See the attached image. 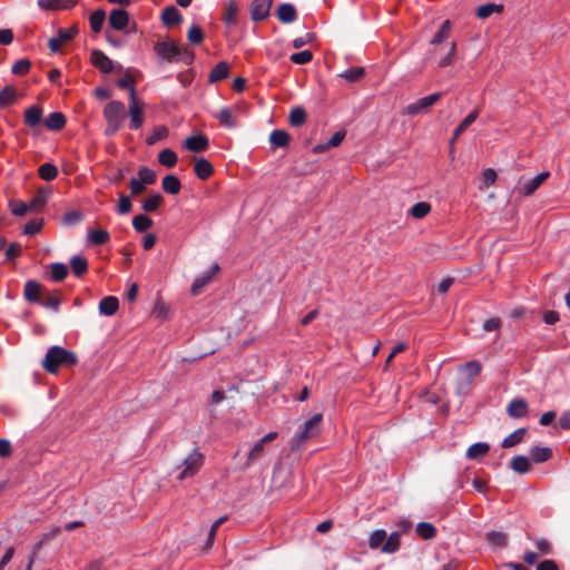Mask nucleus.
I'll return each instance as SVG.
<instances>
[{
	"mask_svg": "<svg viewBox=\"0 0 570 570\" xmlns=\"http://www.w3.org/2000/svg\"><path fill=\"white\" fill-rule=\"evenodd\" d=\"M194 171L199 179L206 180L213 175L214 167L207 159L197 158L195 159Z\"/></svg>",
	"mask_w": 570,
	"mask_h": 570,
	"instance_id": "a211bd4d",
	"label": "nucleus"
},
{
	"mask_svg": "<svg viewBox=\"0 0 570 570\" xmlns=\"http://www.w3.org/2000/svg\"><path fill=\"white\" fill-rule=\"evenodd\" d=\"M68 275V268L62 263H55L51 265V277L56 282H62Z\"/></svg>",
	"mask_w": 570,
	"mask_h": 570,
	"instance_id": "864d4df0",
	"label": "nucleus"
},
{
	"mask_svg": "<svg viewBox=\"0 0 570 570\" xmlns=\"http://www.w3.org/2000/svg\"><path fill=\"white\" fill-rule=\"evenodd\" d=\"M131 200L128 196L121 195L118 199V213L121 215L128 214L131 210Z\"/></svg>",
	"mask_w": 570,
	"mask_h": 570,
	"instance_id": "338daca9",
	"label": "nucleus"
},
{
	"mask_svg": "<svg viewBox=\"0 0 570 570\" xmlns=\"http://www.w3.org/2000/svg\"><path fill=\"white\" fill-rule=\"evenodd\" d=\"M42 305L47 308L57 311L60 305V296L58 294L49 295L42 301Z\"/></svg>",
	"mask_w": 570,
	"mask_h": 570,
	"instance_id": "774afa93",
	"label": "nucleus"
},
{
	"mask_svg": "<svg viewBox=\"0 0 570 570\" xmlns=\"http://www.w3.org/2000/svg\"><path fill=\"white\" fill-rule=\"evenodd\" d=\"M90 62L104 73H110L114 69L112 60L99 49L91 51Z\"/></svg>",
	"mask_w": 570,
	"mask_h": 570,
	"instance_id": "9d476101",
	"label": "nucleus"
},
{
	"mask_svg": "<svg viewBox=\"0 0 570 570\" xmlns=\"http://www.w3.org/2000/svg\"><path fill=\"white\" fill-rule=\"evenodd\" d=\"M208 146V138L203 134L187 137L184 141V147L193 153L205 151Z\"/></svg>",
	"mask_w": 570,
	"mask_h": 570,
	"instance_id": "f8f14e48",
	"label": "nucleus"
},
{
	"mask_svg": "<svg viewBox=\"0 0 570 570\" xmlns=\"http://www.w3.org/2000/svg\"><path fill=\"white\" fill-rule=\"evenodd\" d=\"M41 294V285L36 281L24 284L23 296L28 302H38Z\"/></svg>",
	"mask_w": 570,
	"mask_h": 570,
	"instance_id": "c85d7f7f",
	"label": "nucleus"
},
{
	"mask_svg": "<svg viewBox=\"0 0 570 570\" xmlns=\"http://www.w3.org/2000/svg\"><path fill=\"white\" fill-rule=\"evenodd\" d=\"M510 466L517 473H527L531 470L530 460L524 455L514 456L511 460Z\"/></svg>",
	"mask_w": 570,
	"mask_h": 570,
	"instance_id": "2f4dec72",
	"label": "nucleus"
},
{
	"mask_svg": "<svg viewBox=\"0 0 570 570\" xmlns=\"http://www.w3.org/2000/svg\"><path fill=\"white\" fill-rule=\"evenodd\" d=\"M119 308V301L116 296H106L99 302V312L106 316H112Z\"/></svg>",
	"mask_w": 570,
	"mask_h": 570,
	"instance_id": "5701e85b",
	"label": "nucleus"
},
{
	"mask_svg": "<svg viewBox=\"0 0 570 570\" xmlns=\"http://www.w3.org/2000/svg\"><path fill=\"white\" fill-rule=\"evenodd\" d=\"M76 3L77 0H38V6L43 10H66Z\"/></svg>",
	"mask_w": 570,
	"mask_h": 570,
	"instance_id": "f3484780",
	"label": "nucleus"
},
{
	"mask_svg": "<svg viewBox=\"0 0 570 570\" xmlns=\"http://www.w3.org/2000/svg\"><path fill=\"white\" fill-rule=\"evenodd\" d=\"M104 117L107 121L106 136H114L122 126L125 106L121 101L111 100L104 108Z\"/></svg>",
	"mask_w": 570,
	"mask_h": 570,
	"instance_id": "f03ea898",
	"label": "nucleus"
},
{
	"mask_svg": "<svg viewBox=\"0 0 570 570\" xmlns=\"http://www.w3.org/2000/svg\"><path fill=\"white\" fill-rule=\"evenodd\" d=\"M66 125V117L61 112H52L45 119V126L49 130H61Z\"/></svg>",
	"mask_w": 570,
	"mask_h": 570,
	"instance_id": "a878e982",
	"label": "nucleus"
},
{
	"mask_svg": "<svg viewBox=\"0 0 570 570\" xmlns=\"http://www.w3.org/2000/svg\"><path fill=\"white\" fill-rule=\"evenodd\" d=\"M364 76V69L361 67L350 68L341 73V77L346 79L347 81L354 82L360 80Z\"/></svg>",
	"mask_w": 570,
	"mask_h": 570,
	"instance_id": "13d9d810",
	"label": "nucleus"
},
{
	"mask_svg": "<svg viewBox=\"0 0 570 570\" xmlns=\"http://www.w3.org/2000/svg\"><path fill=\"white\" fill-rule=\"evenodd\" d=\"M10 208H11L12 214L16 215V216H23L29 210H31L29 205L23 203V202H21V200L12 202L10 204Z\"/></svg>",
	"mask_w": 570,
	"mask_h": 570,
	"instance_id": "0e129e2a",
	"label": "nucleus"
},
{
	"mask_svg": "<svg viewBox=\"0 0 570 570\" xmlns=\"http://www.w3.org/2000/svg\"><path fill=\"white\" fill-rule=\"evenodd\" d=\"M106 19V13L104 10H96L90 14L89 23L90 28L95 33L101 31L104 22Z\"/></svg>",
	"mask_w": 570,
	"mask_h": 570,
	"instance_id": "79ce46f5",
	"label": "nucleus"
},
{
	"mask_svg": "<svg viewBox=\"0 0 570 570\" xmlns=\"http://www.w3.org/2000/svg\"><path fill=\"white\" fill-rule=\"evenodd\" d=\"M42 226V219H31L24 225L23 233L26 235H36L41 230Z\"/></svg>",
	"mask_w": 570,
	"mask_h": 570,
	"instance_id": "680f3d73",
	"label": "nucleus"
},
{
	"mask_svg": "<svg viewBox=\"0 0 570 570\" xmlns=\"http://www.w3.org/2000/svg\"><path fill=\"white\" fill-rule=\"evenodd\" d=\"M289 59L292 62H294L296 65H305V63H308L309 61H312L313 53L309 50H303V51L293 53Z\"/></svg>",
	"mask_w": 570,
	"mask_h": 570,
	"instance_id": "4d7b16f0",
	"label": "nucleus"
},
{
	"mask_svg": "<svg viewBox=\"0 0 570 570\" xmlns=\"http://www.w3.org/2000/svg\"><path fill=\"white\" fill-rule=\"evenodd\" d=\"M156 53L166 61H176L181 53L180 46L174 42L163 41L155 45Z\"/></svg>",
	"mask_w": 570,
	"mask_h": 570,
	"instance_id": "1a4fd4ad",
	"label": "nucleus"
},
{
	"mask_svg": "<svg viewBox=\"0 0 570 570\" xmlns=\"http://www.w3.org/2000/svg\"><path fill=\"white\" fill-rule=\"evenodd\" d=\"M138 178L141 180L144 185H153L156 181V173L148 168V167H141L138 170Z\"/></svg>",
	"mask_w": 570,
	"mask_h": 570,
	"instance_id": "5fc2aeb1",
	"label": "nucleus"
},
{
	"mask_svg": "<svg viewBox=\"0 0 570 570\" xmlns=\"http://www.w3.org/2000/svg\"><path fill=\"white\" fill-rule=\"evenodd\" d=\"M239 9L237 3L234 0H230L225 9L224 21L228 26H234L237 23V16Z\"/></svg>",
	"mask_w": 570,
	"mask_h": 570,
	"instance_id": "ea45409f",
	"label": "nucleus"
},
{
	"mask_svg": "<svg viewBox=\"0 0 570 570\" xmlns=\"http://www.w3.org/2000/svg\"><path fill=\"white\" fill-rule=\"evenodd\" d=\"M525 434H527V430L524 428L515 430L514 432H512L510 435H508L503 440L502 446L503 448H512V446L519 444L523 440Z\"/></svg>",
	"mask_w": 570,
	"mask_h": 570,
	"instance_id": "a18cd8bd",
	"label": "nucleus"
},
{
	"mask_svg": "<svg viewBox=\"0 0 570 570\" xmlns=\"http://www.w3.org/2000/svg\"><path fill=\"white\" fill-rule=\"evenodd\" d=\"M38 175L41 179L51 181L57 178L58 168L53 164L46 163L38 168Z\"/></svg>",
	"mask_w": 570,
	"mask_h": 570,
	"instance_id": "e433bc0d",
	"label": "nucleus"
},
{
	"mask_svg": "<svg viewBox=\"0 0 570 570\" xmlns=\"http://www.w3.org/2000/svg\"><path fill=\"white\" fill-rule=\"evenodd\" d=\"M204 460L205 458L198 449L191 451L184 460L181 464V471L178 474L177 479L179 481H184L186 479L195 476L204 465Z\"/></svg>",
	"mask_w": 570,
	"mask_h": 570,
	"instance_id": "20e7f679",
	"label": "nucleus"
},
{
	"mask_svg": "<svg viewBox=\"0 0 570 570\" xmlns=\"http://www.w3.org/2000/svg\"><path fill=\"white\" fill-rule=\"evenodd\" d=\"M161 187L165 193L169 195H177L181 189V184L178 177L174 175H167L163 178Z\"/></svg>",
	"mask_w": 570,
	"mask_h": 570,
	"instance_id": "bb28decb",
	"label": "nucleus"
},
{
	"mask_svg": "<svg viewBox=\"0 0 570 570\" xmlns=\"http://www.w3.org/2000/svg\"><path fill=\"white\" fill-rule=\"evenodd\" d=\"M87 239L91 245H104L110 239V235L106 229H89Z\"/></svg>",
	"mask_w": 570,
	"mask_h": 570,
	"instance_id": "cd10ccee",
	"label": "nucleus"
},
{
	"mask_svg": "<svg viewBox=\"0 0 570 570\" xmlns=\"http://www.w3.org/2000/svg\"><path fill=\"white\" fill-rule=\"evenodd\" d=\"M128 13L125 10L116 9L110 12L109 23L116 30H122L128 24Z\"/></svg>",
	"mask_w": 570,
	"mask_h": 570,
	"instance_id": "4be33fe9",
	"label": "nucleus"
},
{
	"mask_svg": "<svg viewBox=\"0 0 570 570\" xmlns=\"http://www.w3.org/2000/svg\"><path fill=\"white\" fill-rule=\"evenodd\" d=\"M151 225L153 220L147 215L140 214L135 216L132 219V226L139 233L146 232L148 228L151 227Z\"/></svg>",
	"mask_w": 570,
	"mask_h": 570,
	"instance_id": "8fccbe9b",
	"label": "nucleus"
},
{
	"mask_svg": "<svg viewBox=\"0 0 570 570\" xmlns=\"http://www.w3.org/2000/svg\"><path fill=\"white\" fill-rule=\"evenodd\" d=\"M273 0H254L250 6V17L254 21L265 20L272 7Z\"/></svg>",
	"mask_w": 570,
	"mask_h": 570,
	"instance_id": "9b49d317",
	"label": "nucleus"
},
{
	"mask_svg": "<svg viewBox=\"0 0 570 570\" xmlns=\"http://www.w3.org/2000/svg\"><path fill=\"white\" fill-rule=\"evenodd\" d=\"M482 364L479 361H470L461 365L460 371L464 375L468 384H472L473 380L481 373Z\"/></svg>",
	"mask_w": 570,
	"mask_h": 570,
	"instance_id": "412c9836",
	"label": "nucleus"
},
{
	"mask_svg": "<svg viewBox=\"0 0 570 570\" xmlns=\"http://www.w3.org/2000/svg\"><path fill=\"white\" fill-rule=\"evenodd\" d=\"M181 14L178 9L174 6H169L164 9L161 13V20L165 26L171 27L178 24L181 21Z\"/></svg>",
	"mask_w": 570,
	"mask_h": 570,
	"instance_id": "393cba45",
	"label": "nucleus"
},
{
	"mask_svg": "<svg viewBox=\"0 0 570 570\" xmlns=\"http://www.w3.org/2000/svg\"><path fill=\"white\" fill-rule=\"evenodd\" d=\"M479 109H473L454 129L452 138L450 140L451 146H453L456 139L478 119Z\"/></svg>",
	"mask_w": 570,
	"mask_h": 570,
	"instance_id": "2eb2a0df",
	"label": "nucleus"
},
{
	"mask_svg": "<svg viewBox=\"0 0 570 570\" xmlns=\"http://www.w3.org/2000/svg\"><path fill=\"white\" fill-rule=\"evenodd\" d=\"M269 141L274 147H285L289 141V135L284 130H274L269 136Z\"/></svg>",
	"mask_w": 570,
	"mask_h": 570,
	"instance_id": "de8ad7c7",
	"label": "nucleus"
},
{
	"mask_svg": "<svg viewBox=\"0 0 570 570\" xmlns=\"http://www.w3.org/2000/svg\"><path fill=\"white\" fill-rule=\"evenodd\" d=\"M416 533L420 538L424 540H429L435 537L436 529L432 523L429 522H420L416 525Z\"/></svg>",
	"mask_w": 570,
	"mask_h": 570,
	"instance_id": "49530a36",
	"label": "nucleus"
},
{
	"mask_svg": "<svg viewBox=\"0 0 570 570\" xmlns=\"http://www.w3.org/2000/svg\"><path fill=\"white\" fill-rule=\"evenodd\" d=\"M72 273L80 277L88 271V261L82 256H73L70 259Z\"/></svg>",
	"mask_w": 570,
	"mask_h": 570,
	"instance_id": "4c0bfd02",
	"label": "nucleus"
},
{
	"mask_svg": "<svg viewBox=\"0 0 570 570\" xmlns=\"http://www.w3.org/2000/svg\"><path fill=\"white\" fill-rule=\"evenodd\" d=\"M530 456L535 463H542L551 459L552 450L548 446H533Z\"/></svg>",
	"mask_w": 570,
	"mask_h": 570,
	"instance_id": "7c9ffc66",
	"label": "nucleus"
},
{
	"mask_svg": "<svg viewBox=\"0 0 570 570\" xmlns=\"http://www.w3.org/2000/svg\"><path fill=\"white\" fill-rule=\"evenodd\" d=\"M219 269H220L219 266L217 264H215L206 275L197 277L191 285V288H190L191 294L193 295L199 294L202 288L205 287L206 285H208L213 281L214 276L219 272Z\"/></svg>",
	"mask_w": 570,
	"mask_h": 570,
	"instance_id": "dca6fc26",
	"label": "nucleus"
},
{
	"mask_svg": "<svg viewBox=\"0 0 570 570\" xmlns=\"http://www.w3.org/2000/svg\"><path fill=\"white\" fill-rule=\"evenodd\" d=\"M215 117L224 127L234 128L236 126V120L228 108L220 109Z\"/></svg>",
	"mask_w": 570,
	"mask_h": 570,
	"instance_id": "c03bdc74",
	"label": "nucleus"
},
{
	"mask_svg": "<svg viewBox=\"0 0 570 570\" xmlns=\"http://www.w3.org/2000/svg\"><path fill=\"white\" fill-rule=\"evenodd\" d=\"M503 11L502 4L485 3L476 9V17L480 19H487L493 13H501Z\"/></svg>",
	"mask_w": 570,
	"mask_h": 570,
	"instance_id": "f704fd0d",
	"label": "nucleus"
},
{
	"mask_svg": "<svg viewBox=\"0 0 570 570\" xmlns=\"http://www.w3.org/2000/svg\"><path fill=\"white\" fill-rule=\"evenodd\" d=\"M277 438V432H269L262 439H259L257 442H255L246 455V465L250 466L252 464L261 460L266 452L267 444L273 442Z\"/></svg>",
	"mask_w": 570,
	"mask_h": 570,
	"instance_id": "423d86ee",
	"label": "nucleus"
},
{
	"mask_svg": "<svg viewBox=\"0 0 570 570\" xmlns=\"http://www.w3.org/2000/svg\"><path fill=\"white\" fill-rule=\"evenodd\" d=\"M42 108L38 105L30 106L24 110L23 122L26 126L35 128L40 125L42 119Z\"/></svg>",
	"mask_w": 570,
	"mask_h": 570,
	"instance_id": "ddd939ff",
	"label": "nucleus"
},
{
	"mask_svg": "<svg viewBox=\"0 0 570 570\" xmlns=\"http://www.w3.org/2000/svg\"><path fill=\"white\" fill-rule=\"evenodd\" d=\"M168 135V129L164 126L157 127L154 132L146 139L148 145H154L158 140L166 138Z\"/></svg>",
	"mask_w": 570,
	"mask_h": 570,
	"instance_id": "e2e57ef3",
	"label": "nucleus"
},
{
	"mask_svg": "<svg viewBox=\"0 0 570 570\" xmlns=\"http://www.w3.org/2000/svg\"><path fill=\"white\" fill-rule=\"evenodd\" d=\"M401 535L399 532L391 533L382 546V551L385 553H394L400 548Z\"/></svg>",
	"mask_w": 570,
	"mask_h": 570,
	"instance_id": "37998d69",
	"label": "nucleus"
},
{
	"mask_svg": "<svg viewBox=\"0 0 570 570\" xmlns=\"http://www.w3.org/2000/svg\"><path fill=\"white\" fill-rule=\"evenodd\" d=\"M450 31H451V22H450V20H445L442 23L440 30L432 38L431 43L432 45L442 43L443 41H445L449 38Z\"/></svg>",
	"mask_w": 570,
	"mask_h": 570,
	"instance_id": "3c124183",
	"label": "nucleus"
},
{
	"mask_svg": "<svg viewBox=\"0 0 570 570\" xmlns=\"http://www.w3.org/2000/svg\"><path fill=\"white\" fill-rule=\"evenodd\" d=\"M158 161L165 167L173 168L178 161V156L171 149H164L158 154Z\"/></svg>",
	"mask_w": 570,
	"mask_h": 570,
	"instance_id": "c9c22d12",
	"label": "nucleus"
},
{
	"mask_svg": "<svg viewBox=\"0 0 570 570\" xmlns=\"http://www.w3.org/2000/svg\"><path fill=\"white\" fill-rule=\"evenodd\" d=\"M78 33V28L76 26L69 28H61L58 30V37L50 38L48 41V47L52 52H59L60 48L63 43L72 40Z\"/></svg>",
	"mask_w": 570,
	"mask_h": 570,
	"instance_id": "6e6552de",
	"label": "nucleus"
},
{
	"mask_svg": "<svg viewBox=\"0 0 570 570\" xmlns=\"http://www.w3.org/2000/svg\"><path fill=\"white\" fill-rule=\"evenodd\" d=\"M306 120V112L303 108H293L289 112V122L292 126L298 127Z\"/></svg>",
	"mask_w": 570,
	"mask_h": 570,
	"instance_id": "603ef678",
	"label": "nucleus"
},
{
	"mask_svg": "<svg viewBox=\"0 0 570 570\" xmlns=\"http://www.w3.org/2000/svg\"><path fill=\"white\" fill-rule=\"evenodd\" d=\"M17 100V90L12 86H6L0 91V107L4 108L11 106Z\"/></svg>",
	"mask_w": 570,
	"mask_h": 570,
	"instance_id": "473e14b6",
	"label": "nucleus"
},
{
	"mask_svg": "<svg viewBox=\"0 0 570 570\" xmlns=\"http://www.w3.org/2000/svg\"><path fill=\"white\" fill-rule=\"evenodd\" d=\"M432 210V206L428 202H419L414 204L410 210L409 215L415 219H422L426 217Z\"/></svg>",
	"mask_w": 570,
	"mask_h": 570,
	"instance_id": "c756f323",
	"label": "nucleus"
},
{
	"mask_svg": "<svg viewBox=\"0 0 570 570\" xmlns=\"http://www.w3.org/2000/svg\"><path fill=\"white\" fill-rule=\"evenodd\" d=\"M489 449L490 446L487 443H475L468 449L466 456L469 459H478L485 455L489 452Z\"/></svg>",
	"mask_w": 570,
	"mask_h": 570,
	"instance_id": "09e8293b",
	"label": "nucleus"
},
{
	"mask_svg": "<svg viewBox=\"0 0 570 570\" xmlns=\"http://www.w3.org/2000/svg\"><path fill=\"white\" fill-rule=\"evenodd\" d=\"M188 40L194 45H199L204 40V32L199 26H193L187 32Z\"/></svg>",
	"mask_w": 570,
	"mask_h": 570,
	"instance_id": "052dcab7",
	"label": "nucleus"
},
{
	"mask_svg": "<svg viewBox=\"0 0 570 570\" xmlns=\"http://www.w3.org/2000/svg\"><path fill=\"white\" fill-rule=\"evenodd\" d=\"M550 177L549 171H542L534 178L523 184L520 191L523 196L532 195L548 178Z\"/></svg>",
	"mask_w": 570,
	"mask_h": 570,
	"instance_id": "4468645a",
	"label": "nucleus"
},
{
	"mask_svg": "<svg viewBox=\"0 0 570 570\" xmlns=\"http://www.w3.org/2000/svg\"><path fill=\"white\" fill-rule=\"evenodd\" d=\"M278 20L283 23H291L296 20L297 11L291 3H282L276 10Z\"/></svg>",
	"mask_w": 570,
	"mask_h": 570,
	"instance_id": "6ab92c4d",
	"label": "nucleus"
},
{
	"mask_svg": "<svg viewBox=\"0 0 570 570\" xmlns=\"http://www.w3.org/2000/svg\"><path fill=\"white\" fill-rule=\"evenodd\" d=\"M386 539V532L384 530H375L368 539V546L371 549L380 548Z\"/></svg>",
	"mask_w": 570,
	"mask_h": 570,
	"instance_id": "6e6d98bb",
	"label": "nucleus"
},
{
	"mask_svg": "<svg viewBox=\"0 0 570 570\" xmlns=\"http://www.w3.org/2000/svg\"><path fill=\"white\" fill-rule=\"evenodd\" d=\"M77 357L72 352H69L60 346H52L47 351L45 360L42 361L43 368L49 373H57L61 365H75Z\"/></svg>",
	"mask_w": 570,
	"mask_h": 570,
	"instance_id": "f257e3e1",
	"label": "nucleus"
},
{
	"mask_svg": "<svg viewBox=\"0 0 570 570\" xmlns=\"http://www.w3.org/2000/svg\"><path fill=\"white\" fill-rule=\"evenodd\" d=\"M487 540L492 548H504L508 544V537L501 531L488 532Z\"/></svg>",
	"mask_w": 570,
	"mask_h": 570,
	"instance_id": "72a5a7b5",
	"label": "nucleus"
},
{
	"mask_svg": "<svg viewBox=\"0 0 570 570\" xmlns=\"http://www.w3.org/2000/svg\"><path fill=\"white\" fill-rule=\"evenodd\" d=\"M145 105L138 99L135 88H131V95H129V128L132 130L139 129L144 124Z\"/></svg>",
	"mask_w": 570,
	"mask_h": 570,
	"instance_id": "39448f33",
	"label": "nucleus"
},
{
	"mask_svg": "<svg viewBox=\"0 0 570 570\" xmlns=\"http://www.w3.org/2000/svg\"><path fill=\"white\" fill-rule=\"evenodd\" d=\"M441 97L442 92H434L426 97L420 98L419 100L407 105L404 109V114L409 116H415L425 112L429 110V108L436 104Z\"/></svg>",
	"mask_w": 570,
	"mask_h": 570,
	"instance_id": "0eeeda50",
	"label": "nucleus"
},
{
	"mask_svg": "<svg viewBox=\"0 0 570 570\" xmlns=\"http://www.w3.org/2000/svg\"><path fill=\"white\" fill-rule=\"evenodd\" d=\"M323 415L321 413L315 414L307 420L302 431L296 433L292 439V450H298L311 439H314L321 431Z\"/></svg>",
	"mask_w": 570,
	"mask_h": 570,
	"instance_id": "7ed1b4c3",
	"label": "nucleus"
},
{
	"mask_svg": "<svg viewBox=\"0 0 570 570\" xmlns=\"http://www.w3.org/2000/svg\"><path fill=\"white\" fill-rule=\"evenodd\" d=\"M529 407L524 400L514 399L508 405L507 412L511 417H524L528 414Z\"/></svg>",
	"mask_w": 570,
	"mask_h": 570,
	"instance_id": "aec40b11",
	"label": "nucleus"
},
{
	"mask_svg": "<svg viewBox=\"0 0 570 570\" xmlns=\"http://www.w3.org/2000/svg\"><path fill=\"white\" fill-rule=\"evenodd\" d=\"M164 202V197L159 193H155L146 197L142 202V209L145 212L156 210Z\"/></svg>",
	"mask_w": 570,
	"mask_h": 570,
	"instance_id": "a19ab883",
	"label": "nucleus"
},
{
	"mask_svg": "<svg viewBox=\"0 0 570 570\" xmlns=\"http://www.w3.org/2000/svg\"><path fill=\"white\" fill-rule=\"evenodd\" d=\"M31 62L28 59H20L12 66V73L23 76L30 70Z\"/></svg>",
	"mask_w": 570,
	"mask_h": 570,
	"instance_id": "bf43d9fd",
	"label": "nucleus"
},
{
	"mask_svg": "<svg viewBox=\"0 0 570 570\" xmlns=\"http://www.w3.org/2000/svg\"><path fill=\"white\" fill-rule=\"evenodd\" d=\"M498 178L497 171L492 168H487L482 171V183L485 188L492 186Z\"/></svg>",
	"mask_w": 570,
	"mask_h": 570,
	"instance_id": "69168bd1",
	"label": "nucleus"
},
{
	"mask_svg": "<svg viewBox=\"0 0 570 570\" xmlns=\"http://www.w3.org/2000/svg\"><path fill=\"white\" fill-rule=\"evenodd\" d=\"M169 306L163 301L161 297H157L151 309V315L156 318L166 320L169 316Z\"/></svg>",
	"mask_w": 570,
	"mask_h": 570,
	"instance_id": "58836bf2",
	"label": "nucleus"
},
{
	"mask_svg": "<svg viewBox=\"0 0 570 570\" xmlns=\"http://www.w3.org/2000/svg\"><path fill=\"white\" fill-rule=\"evenodd\" d=\"M229 75V65L226 61L218 62L209 72L208 75V81L214 83L218 82L225 78H227Z\"/></svg>",
	"mask_w": 570,
	"mask_h": 570,
	"instance_id": "b1692460",
	"label": "nucleus"
}]
</instances>
